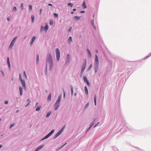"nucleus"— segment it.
Wrapping results in <instances>:
<instances>
[{"label": "nucleus", "mask_w": 151, "mask_h": 151, "mask_svg": "<svg viewBox=\"0 0 151 151\" xmlns=\"http://www.w3.org/2000/svg\"><path fill=\"white\" fill-rule=\"evenodd\" d=\"M96 52H97V53H98V50H96Z\"/></svg>", "instance_id": "57"}, {"label": "nucleus", "mask_w": 151, "mask_h": 151, "mask_svg": "<svg viewBox=\"0 0 151 151\" xmlns=\"http://www.w3.org/2000/svg\"><path fill=\"white\" fill-rule=\"evenodd\" d=\"M13 10L14 11H16L17 10V8L16 7L14 6L13 7Z\"/></svg>", "instance_id": "44"}, {"label": "nucleus", "mask_w": 151, "mask_h": 151, "mask_svg": "<svg viewBox=\"0 0 151 151\" xmlns=\"http://www.w3.org/2000/svg\"><path fill=\"white\" fill-rule=\"evenodd\" d=\"M49 24L50 25H52L53 24V20H50V21Z\"/></svg>", "instance_id": "29"}, {"label": "nucleus", "mask_w": 151, "mask_h": 151, "mask_svg": "<svg viewBox=\"0 0 151 151\" xmlns=\"http://www.w3.org/2000/svg\"><path fill=\"white\" fill-rule=\"evenodd\" d=\"M82 6L84 9L86 8V6L85 4V1L83 2V3L82 4Z\"/></svg>", "instance_id": "21"}, {"label": "nucleus", "mask_w": 151, "mask_h": 151, "mask_svg": "<svg viewBox=\"0 0 151 151\" xmlns=\"http://www.w3.org/2000/svg\"><path fill=\"white\" fill-rule=\"evenodd\" d=\"M81 12L82 13H84L85 12V11H81Z\"/></svg>", "instance_id": "51"}, {"label": "nucleus", "mask_w": 151, "mask_h": 151, "mask_svg": "<svg viewBox=\"0 0 151 151\" xmlns=\"http://www.w3.org/2000/svg\"><path fill=\"white\" fill-rule=\"evenodd\" d=\"M99 66V64L95 63L94 64V69L95 72L96 73L97 72V70L98 69Z\"/></svg>", "instance_id": "10"}, {"label": "nucleus", "mask_w": 151, "mask_h": 151, "mask_svg": "<svg viewBox=\"0 0 151 151\" xmlns=\"http://www.w3.org/2000/svg\"><path fill=\"white\" fill-rule=\"evenodd\" d=\"M42 28H43V27H42V26H41V30H42Z\"/></svg>", "instance_id": "59"}, {"label": "nucleus", "mask_w": 151, "mask_h": 151, "mask_svg": "<svg viewBox=\"0 0 151 151\" xmlns=\"http://www.w3.org/2000/svg\"><path fill=\"white\" fill-rule=\"evenodd\" d=\"M88 105H89V103H88L85 105V108H87L88 106Z\"/></svg>", "instance_id": "41"}, {"label": "nucleus", "mask_w": 151, "mask_h": 151, "mask_svg": "<svg viewBox=\"0 0 151 151\" xmlns=\"http://www.w3.org/2000/svg\"><path fill=\"white\" fill-rule=\"evenodd\" d=\"M71 14H73V12H71Z\"/></svg>", "instance_id": "58"}, {"label": "nucleus", "mask_w": 151, "mask_h": 151, "mask_svg": "<svg viewBox=\"0 0 151 151\" xmlns=\"http://www.w3.org/2000/svg\"><path fill=\"white\" fill-rule=\"evenodd\" d=\"M1 120V119H0V121Z\"/></svg>", "instance_id": "62"}, {"label": "nucleus", "mask_w": 151, "mask_h": 151, "mask_svg": "<svg viewBox=\"0 0 151 151\" xmlns=\"http://www.w3.org/2000/svg\"><path fill=\"white\" fill-rule=\"evenodd\" d=\"M73 18L75 20H77L80 19H81V17H78L77 16H75L73 17Z\"/></svg>", "instance_id": "13"}, {"label": "nucleus", "mask_w": 151, "mask_h": 151, "mask_svg": "<svg viewBox=\"0 0 151 151\" xmlns=\"http://www.w3.org/2000/svg\"><path fill=\"white\" fill-rule=\"evenodd\" d=\"M53 15L55 17H58V14L56 13H54Z\"/></svg>", "instance_id": "36"}, {"label": "nucleus", "mask_w": 151, "mask_h": 151, "mask_svg": "<svg viewBox=\"0 0 151 151\" xmlns=\"http://www.w3.org/2000/svg\"><path fill=\"white\" fill-rule=\"evenodd\" d=\"M7 20L8 21H9V20H10V17H8L7 18Z\"/></svg>", "instance_id": "47"}, {"label": "nucleus", "mask_w": 151, "mask_h": 151, "mask_svg": "<svg viewBox=\"0 0 151 151\" xmlns=\"http://www.w3.org/2000/svg\"><path fill=\"white\" fill-rule=\"evenodd\" d=\"M42 10L41 9H40V14H41L42 13Z\"/></svg>", "instance_id": "48"}, {"label": "nucleus", "mask_w": 151, "mask_h": 151, "mask_svg": "<svg viewBox=\"0 0 151 151\" xmlns=\"http://www.w3.org/2000/svg\"><path fill=\"white\" fill-rule=\"evenodd\" d=\"M72 29V27H70L69 29L68 30V32H70L71 31V29Z\"/></svg>", "instance_id": "43"}, {"label": "nucleus", "mask_w": 151, "mask_h": 151, "mask_svg": "<svg viewBox=\"0 0 151 151\" xmlns=\"http://www.w3.org/2000/svg\"><path fill=\"white\" fill-rule=\"evenodd\" d=\"M21 8H22V9H23V3H21Z\"/></svg>", "instance_id": "42"}, {"label": "nucleus", "mask_w": 151, "mask_h": 151, "mask_svg": "<svg viewBox=\"0 0 151 151\" xmlns=\"http://www.w3.org/2000/svg\"><path fill=\"white\" fill-rule=\"evenodd\" d=\"M68 40L69 42H71L72 40V37H70Z\"/></svg>", "instance_id": "30"}, {"label": "nucleus", "mask_w": 151, "mask_h": 151, "mask_svg": "<svg viewBox=\"0 0 151 151\" xmlns=\"http://www.w3.org/2000/svg\"><path fill=\"white\" fill-rule=\"evenodd\" d=\"M52 56L50 53H48L47 54V60L48 61H50L52 60Z\"/></svg>", "instance_id": "5"}, {"label": "nucleus", "mask_w": 151, "mask_h": 151, "mask_svg": "<svg viewBox=\"0 0 151 151\" xmlns=\"http://www.w3.org/2000/svg\"><path fill=\"white\" fill-rule=\"evenodd\" d=\"M4 103L5 104H8V102L7 101H6Z\"/></svg>", "instance_id": "50"}, {"label": "nucleus", "mask_w": 151, "mask_h": 151, "mask_svg": "<svg viewBox=\"0 0 151 151\" xmlns=\"http://www.w3.org/2000/svg\"><path fill=\"white\" fill-rule=\"evenodd\" d=\"M65 93H64V96H65Z\"/></svg>", "instance_id": "61"}, {"label": "nucleus", "mask_w": 151, "mask_h": 151, "mask_svg": "<svg viewBox=\"0 0 151 151\" xmlns=\"http://www.w3.org/2000/svg\"><path fill=\"white\" fill-rule=\"evenodd\" d=\"M44 145H43L42 146H41L38 148H37L34 151H38L40 150L44 146Z\"/></svg>", "instance_id": "14"}, {"label": "nucleus", "mask_w": 151, "mask_h": 151, "mask_svg": "<svg viewBox=\"0 0 151 151\" xmlns=\"http://www.w3.org/2000/svg\"><path fill=\"white\" fill-rule=\"evenodd\" d=\"M1 72L3 76H4V73L3 71H1Z\"/></svg>", "instance_id": "49"}, {"label": "nucleus", "mask_w": 151, "mask_h": 151, "mask_svg": "<svg viewBox=\"0 0 151 151\" xmlns=\"http://www.w3.org/2000/svg\"><path fill=\"white\" fill-rule=\"evenodd\" d=\"M92 24L93 26V27H94V28L95 29H96V27H95V25H94V23H93V21H92Z\"/></svg>", "instance_id": "34"}, {"label": "nucleus", "mask_w": 151, "mask_h": 151, "mask_svg": "<svg viewBox=\"0 0 151 151\" xmlns=\"http://www.w3.org/2000/svg\"><path fill=\"white\" fill-rule=\"evenodd\" d=\"M19 111V110H17L16 111V112L17 113V112H18Z\"/></svg>", "instance_id": "60"}, {"label": "nucleus", "mask_w": 151, "mask_h": 151, "mask_svg": "<svg viewBox=\"0 0 151 151\" xmlns=\"http://www.w3.org/2000/svg\"><path fill=\"white\" fill-rule=\"evenodd\" d=\"M67 144V143H65V144L63 145H62L60 147V148H62L63 147H64L66 144Z\"/></svg>", "instance_id": "46"}, {"label": "nucleus", "mask_w": 151, "mask_h": 151, "mask_svg": "<svg viewBox=\"0 0 151 151\" xmlns=\"http://www.w3.org/2000/svg\"><path fill=\"white\" fill-rule=\"evenodd\" d=\"M7 62L8 65V67L9 68H10V63L9 59V57L7 58Z\"/></svg>", "instance_id": "16"}, {"label": "nucleus", "mask_w": 151, "mask_h": 151, "mask_svg": "<svg viewBox=\"0 0 151 151\" xmlns=\"http://www.w3.org/2000/svg\"><path fill=\"white\" fill-rule=\"evenodd\" d=\"M29 8L30 10H31L32 9V6L31 5H29Z\"/></svg>", "instance_id": "39"}, {"label": "nucleus", "mask_w": 151, "mask_h": 151, "mask_svg": "<svg viewBox=\"0 0 151 151\" xmlns=\"http://www.w3.org/2000/svg\"><path fill=\"white\" fill-rule=\"evenodd\" d=\"M48 5L49 6H52V4H48Z\"/></svg>", "instance_id": "52"}, {"label": "nucleus", "mask_w": 151, "mask_h": 151, "mask_svg": "<svg viewBox=\"0 0 151 151\" xmlns=\"http://www.w3.org/2000/svg\"><path fill=\"white\" fill-rule=\"evenodd\" d=\"M36 38V37L35 36H33L32 39H31V41L30 42V43L31 45H32Z\"/></svg>", "instance_id": "11"}, {"label": "nucleus", "mask_w": 151, "mask_h": 151, "mask_svg": "<svg viewBox=\"0 0 151 151\" xmlns=\"http://www.w3.org/2000/svg\"><path fill=\"white\" fill-rule=\"evenodd\" d=\"M54 130H52L50 133H49L47 135H46L42 140H43L48 138L54 132Z\"/></svg>", "instance_id": "2"}, {"label": "nucleus", "mask_w": 151, "mask_h": 151, "mask_svg": "<svg viewBox=\"0 0 151 151\" xmlns=\"http://www.w3.org/2000/svg\"><path fill=\"white\" fill-rule=\"evenodd\" d=\"M61 98V96H59L58 97L57 101H56V103H58V104H59V102L60 101Z\"/></svg>", "instance_id": "15"}, {"label": "nucleus", "mask_w": 151, "mask_h": 151, "mask_svg": "<svg viewBox=\"0 0 151 151\" xmlns=\"http://www.w3.org/2000/svg\"><path fill=\"white\" fill-rule=\"evenodd\" d=\"M39 62V56L38 54L37 56V64Z\"/></svg>", "instance_id": "27"}, {"label": "nucleus", "mask_w": 151, "mask_h": 151, "mask_svg": "<svg viewBox=\"0 0 151 151\" xmlns=\"http://www.w3.org/2000/svg\"><path fill=\"white\" fill-rule=\"evenodd\" d=\"M70 55L69 54H68L67 57V60L66 62V64H68L70 62Z\"/></svg>", "instance_id": "6"}, {"label": "nucleus", "mask_w": 151, "mask_h": 151, "mask_svg": "<svg viewBox=\"0 0 151 151\" xmlns=\"http://www.w3.org/2000/svg\"><path fill=\"white\" fill-rule=\"evenodd\" d=\"M95 63L99 64V60L98 56L97 55H95Z\"/></svg>", "instance_id": "12"}, {"label": "nucleus", "mask_w": 151, "mask_h": 151, "mask_svg": "<svg viewBox=\"0 0 151 151\" xmlns=\"http://www.w3.org/2000/svg\"><path fill=\"white\" fill-rule=\"evenodd\" d=\"M64 128H63L61 130H60L58 133H57L58 134V135H60L62 132L63 131V129Z\"/></svg>", "instance_id": "23"}, {"label": "nucleus", "mask_w": 151, "mask_h": 151, "mask_svg": "<svg viewBox=\"0 0 151 151\" xmlns=\"http://www.w3.org/2000/svg\"><path fill=\"white\" fill-rule=\"evenodd\" d=\"M84 88L85 93L86 94H88V91L87 88L86 86H85Z\"/></svg>", "instance_id": "19"}, {"label": "nucleus", "mask_w": 151, "mask_h": 151, "mask_svg": "<svg viewBox=\"0 0 151 151\" xmlns=\"http://www.w3.org/2000/svg\"><path fill=\"white\" fill-rule=\"evenodd\" d=\"M19 89L20 92V95L22 96V88L21 87H19Z\"/></svg>", "instance_id": "17"}, {"label": "nucleus", "mask_w": 151, "mask_h": 151, "mask_svg": "<svg viewBox=\"0 0 151 151\" xmlns=\"http://www.w3.org/2000/svg\"><path fill=\"white\" fill-rule=\"evenodd\" d=\"M50 114H51V112H48V113H47V115L46 116V117L47 118L49 116H50Z\"/></svg>", "instance_id": "33"}, {"label": "nucleus", "mask_w": 151, "mask_h": 151, "mask_svg": "<svg viewBox=\"0 0 151 151\" xmlns=\"http://www.w3.org/2000/svg\"><path fill=\"white\" fill-rule=\"evenodd\" d=\"M87 51L88 53V54L90 55V57H91V55L90 51L88 49H87Z\"/></svg>", "instance_id": "25"}, {"label": "nucleus", "mask_w": 151, "mask_h": 151, "mask_svg": "<svg viewBox=\"0 0 151 151\" xmlns=\"http://www.w3.org/2000/svg\"><path fill=\"white\" fill-rule=\"evenodd\" d=\"M94 102L95 105H96V95H95L94 96Z\"/></svg>", "instance_id": "28"}, {"label": "nucleus", "mask_w": 151, "mask_h": 151, "mask_svg": "<svg viewBox=\"0 0 151 151\" xmlns=\"http://www.w3.org/2000/svg\"><path fill=\"white\" fill-rule=\"evenodd\" d=\"M73 10L74 11H75L76 10V9H73Z\"/></svg>", "instance_id": "53"}, {"label": "nucleus", "mask_w": 151, "mask_h": 151, "mask_svg": "<svg viewBox=\"0 0 151 151\" xmlns=\"http://www.w3.org/2000/svg\"><path fill=\"white\" fill-rule=\"evenodd\" d=\"M83 79V80H84V82H85L86 83L87 85L88 86H90V84L89 83V82L88 81V80L87 79L86 77V76L84 77Z\"/></svg>", "instance_id": "7"}, {"label": "nucleus", "mask_w": 151, "mask_h": 151, "mask_svg": "<svg viewBox=\"0 0 151 151\" xmlns=\"http://www.w3.org/2000/svg\"><path fill=\"white\" fill-rule=\"evenodd\" d=\"M44 29L46 30V31H47L48 29V26L47 23H46L45 24V26L44 27Z\"/></svg>", "instance_id": "20"}, {"label": "nucleus", "mask_w": 151, "mask_h": 151, "mask_svg": "<svg viewBox=\"0 0 151 151\" xmlns=\"http://www.w3.org/2000/svg\"><path fill=\"white\" fill-rule=\"evenodd\" d=\"M31 19H32V23H33V22H34L35 19V16L34 15H32L31 16Z\"/></svg>", "instance_id": "24"}, {"label": "nucleus", "mask_w": 151, "mask_h": 151, "mask_svg": "<svg viewBox=\"0 0 151 151\" xmlns=\"http://www.w3.org/2000/svg\"><path fill=\"white\" fill-rule=\"evenodd\" d=\"M27 101L28 102V103L25 106V107H26L27 106H28L29 105V104L30 102V101L29 100V99H27Z\"/></svg>", "instance_id": "35"}, {"label": "nucleus", "mask_w": 151, "mask_h": 151, "mask_svg": "<svg viewBox=\"0 0 151 151\" xmlns=\"http://www.w3.org/2000/svg\"><path fill=\"white\" fill-rule=\"evenodd\" d=\"M56 59L57 61H59L60 60V52L58 48H57L56 49Z\"/></svg>", "instance_id": "1"}, {"label": "nucleus", "mask_w": 151, "mask_h": 151, "mask_svg": "<svg viewBox=\"0 0 151 151\" xmlns=\"http://www.w3.org/2000/svg\"><path fill=\"white\" fill-rule=\"evenodd\" d=\"M51 94L50 93L49 95L47 100L48 101H50L51 100Z\"/></svg>", "instance_id": "18"}, {"label": "nucleus", "mask_w": 151, "mask_h": 151, "mask_svg": "<svg viewBox=\"0 0 151 151\" xmlns=\"http://www.w3.org/2000/svg\"><path fill=\"white\" fill-rule=\"evenodd\" d=\"M92 64H91L89 66V67L88 68L87 70L88 71L90 70L92 68Z\"/></svg>", "instance_id": "26"}, {"label": "nucleus", "mask_w": 151, "mask_h": 151, "mask_svg": "<svg viewBox=\"0 0 151 151\" xmlns=\"http://www.w3.org/2000/svg\"><path fill=\"white\" fill-rule=\"evenodd\" d=\"M23 74H24V75L25 78L26 79H27V75L26 74L25 72L24 71V72H23Z\"/></svg>", "instance_id": "32"}, {"label": "nucleus", "mask_w": 151, "mask_h": 151, "mask_svg": "<svg viewBox=\"0 0 151 151\" xmlns=\"http://www.w3.org/2000/svg\"><path fill=\"white\" fill-rule=\"evenodd\" d=\"M71 93H72V94L73 93V89L72 88H71Z\"/></svg>", "instance_id": "54"}, {"label": "nucleus", "mask_w": 151, "mask_h": 151, "mask_svg": "<svg viewBox=\"0 0 151 151\" xmlns=\"http://www.w3.org/2000/svg\"><path fill=\"white\" fill-rule=\"evenodd\" d=\"M2 147V145H0V148H1Z\"/></svg>", "instance_id": "55"}, {"label": "nucleus", "mask_w": 151, "mask_h": 151, "mask_svg": "<svg viewBox=\"0 0 151 151\" xmlns=\"http://www.w3.org/2000/svg\"><path fill=\"white\" fill-rule=\"evenodd\" d=\"M86 61L84 63H83L82 65L81 72V75H82L84 71V70L85 69L86 65Z\"/></svg>", "instance_id": "3"}, {"label": "nucleus", "mask_w": 151, "mask_h": 151, "mask_svg": "<svg viewBox=\"0 0 151 151\" xmlns=\"http://www.w3.org/2000/svg\"><path fill=\"white\" fill-rule=\"evenodd\" d=\"M21 83H22V86L23 88L24 89H26V86L25 81L24 80H23L22 79V80H21Z\"/></svg>", "instance_id": "8"}, {"label": "nucleus", "mask_w": 151, "mask_h": 151, "mask_svg": "<svg viewBox=\"0 0 151 151\" xmlns=\"http://www.w3.org/2000/svg\"><path fill=\"white\" fill-rule=\"evenodd\" d=\"M67 5H68V6H71V7H72L73 6V4H71V3H68L67 4Z\"/></svg>", "instance_id": "38"}, {"label": "nucleus", "mask_w": 151, "mask_h": 151, "mask_svg": "<svg viewBox=\"0 0 151 151\" xmlns=\"http://www.w3.org/2000/svg\"><path fill=\"white\" fill-rule=\"evenodd\" d=\"M59 104H58L55 102L54 106L55 110H57L59 107Z\"/></svg>", "instance_id": "9"}, {"label": "nucleus", "mask_w": 151, "mask_h": 151, "mask_svg": "<svg viewBox=\"0 0 151 151\" xmlns=\"http://www.w3.org/2000/svg\"><path fill=\"white\" fill-rule=\"evenodd\" d=\"M14 124H11L10 127V128L11 129L12 127L14 126Z\"/></svg>", "instance_id": "45"}, {"label": "nucleus", "mask_w": 151, "mask_h": 151, "mask_svg": "<svg viewBox=\"0 0 151 151\" xmlns=\"http://www.w3.org/2000/svg\"><path fill=\"white\" fill-rule=\"evenodd\" d=\"M40 108H41V107L40 106L37 107L36 109V111H39L40 110Z\"/></svg>", "instance_id": "31"}, {"label": "nucleus", "mask_w": 151, "mask_h": 151, "mask_svg": "<svg viewBox=\"0 0 151 151\" xmlns=\"http://www.w3.org/2000/svg\"><path fill=\"white\" fill-rule=\"evenodd\" d=\"M64 128H63L61 130H60L58 133H57L58 134V135H60L62 132L63 131V129Z\"/></svg>", "instance_id": "22"}, {"label": "nucleus", "mask_w": 151, "mask_h": 151, "mask_svg": "<svg viewBox=\"0 0 151 151\" xmlns=\"http://www.w3.org/2000/svg\"><path fill=\"white\" fill-rule=\"evenodd\" d=\"M17 38V37H14L13 39L12 40V41L10 45L9 46V48H11L14 45V43L15 42Z\"/></svg>", "instance_id": "4"}, {"label": "nucleus", "mask_w": 151, "mask_h": 151, "mask_svg": "<svg viewBox=\"0 0 151 151\" xmlns=\"http://www.w3.org/2000/svg\"><path fill=\"white\" fill-rule=\"evenodd\" d=\"M19 79L21 80H22V76L21 74H19Z\"/></svg>", "instance_id": "40"}, {"label": "nucleus", "mask_w": 151, "mask_h": 151, "mask_svg": "<svg viewBox=\"0 0 151 151\" xmlns=\"http://www.w3.org/2000/svg\"><path fill=\"white\" fill-rule=\"evenodd\" d=\"M38 104V102H37L36 103V106H37V105Z\"/></svg>", "instance_id": "56"}, {"label": "nucleus", "mask_w": 151, "mask_h": 151, "mask_svg": "<svg viewBox=\"0 0 151 151\" xmlns=\"http://www.w3.org/2000/svg\"><path fill=\"white\" fill-rule=\"evenodd\" d=\"M59 136V135H58V134L57 133L55 135V136H54V139H55L57 137H58V136Z\"/></svg>", "instance_id": "37"}]
</instances>
